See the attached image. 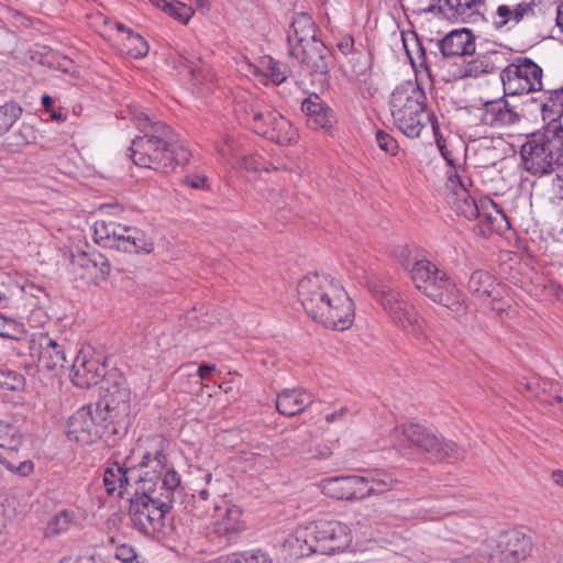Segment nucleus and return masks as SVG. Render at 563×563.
Masks as SVG:
<instances>
[{
    "label": "nucleus",
    "instance_id": "cd10ccee",
    "mask_svg": "<svg viewBox=\"0 0 563 563\" xmlns=\"http://www.w3.org/2000/svg\"><path fill=\"white\" fill-rule=\"evenodd\" d=\"M439 47L443 56L455 57L475 53V37L467 29L455 30L445 35Z\"/></svg>",
    "mask_w": 563,
    "mask_h": 563
},
{
    "label": "nucleus",
    "instance_id": "9b49d317",
    "mask_svg": "<svg viewBox=\"0 0 563 563\" xmlns=\"http://www.w3.org/2000/svg\"><path fill=\"white\" fill-rule=\"evenodd\" d=\"M395 258L412 282H446V271L430 260L427 253L417 247L401 245L395 250Z\"/></svg>",
    "mask_w": 563,
    "mask_h": 563
},
{
    "label": "nucleus",
    "instance_id": "09e8293b",
    "mask_svg": "<svg viewBox=\"0 0 563 563\" xmlns=\"http://www.w3.org/2000/svg\"><path fill=\"white\" fill-rule=\"evenodd\" d=\"M75 514L71 510H62L56 514L48 522L46 536H56L68 530L74 522Z\"/></svg>",
    "mask_w": 563,
    "mask_h": 563
},
{
    "label": "nucleus",
    "instance_id": "1a4fd4ad",
    "mask_svg": "<svg viewBox=\"0 0 563 563\" xmlns=\"http://www.w3.org/2000/svg\"><path fill=\"white\" fill-rule=\"evenodd\" d=\"M297 539H302L311 553L332 554L349 547L351 531L340 521L319 520L307 526Z\"/></svg>",
    "mask_w": 563,
    "mask_h": 563
},
{
    "label": "nucleus",
    "instance_id": "a211bd4d",
    "mask_svg": "<svg viewBox=\"0 0 563 563\" xmlns=\"http://www.w3.org/2000/svg\"><path fill=\"white\" fill-rule=\"evenodd\" d=\"M336 284H299L298 296L306 313L319 322Z\"/></svg>",
    "mask_w": 563,
    "mask_h": 563
},
{
    "label": "nucleus",
    "instance_id": "a19ab883",
    "mask_svg": "<svg viewBox=\"0 0 563 563\" xmlns=\"http://www.w3.org/2000/svg\"><path fill=\"white\" fill-rule=\"evenodd\" d=\"M364 476L372 496L390 492L397 483L394 474L383 468L367 471Z\"/></svg>",
    "mask_w": 563,
    "mask_h": 563
},
{
    "label": "nucleus",
    "instance_id": "e2e57ef3",
    "mask_svg": "<svg viewBox=\"0 0 563 563\" xmlns=\"http://www.w3.org/2000/svg\"><path fill=\"white\" fill-rule=\"evenodd\" d=\"M184 183L194 189H209L208 178L201 174L188 175Z\"/></svg>",
    "mask_w": 563,
    "mask_h": 563
},
{
    "label": "nucleus",
    "instance_id": "864d4df0",
    "mask_svg": "<svg viewBox=\"0 0 563 563\" xmlns=\"http://www.w3.org/2000/svg\"><path fill=\"white\" fill-rule=\"evenodd\" d=\"M376 142L380 150L385 151L391 156L398 153L397 141L388 133L383 130L376 132Z\"/></svg>",
    "mask_w": 563,
    "mask_h": 563
},
{
    "label": "nucleus",
    "instance_id": "58836bf2",
    "mask_svg": "<svg viewBox=\"0 0 563 563\" xmlns=\"http://www.w3.org/2000/svg\"><path fill=\"white\" fill-rule=\"evenodd\" d=\"M241 516L242 512L239 507L227 506L224 508V514L214 521V533H217L219 537H225L228 540H230L243 529Z\"/></svg>",
    "mask_w": 563,
    "mask_h": 563
},
{
    "label": "nucleus",
    "instance_id": "79ce46f5",
    "mask_svg": "<svg viewBox=\"0 0 563 563\" xmlns=\"http://www.w3.org/2000/svg\"><path fill=\"white\" fill-rule=\"evenodd\" d=\"M251 68L253 75L267 77L274 85H280L287 78L286 67L271 56L263 57L260 66H251Z\"/></svg>",
    "mask_w": 563,
    "mask_h": 563
},
{
    "label": "nucleus",
    "instance_id": "bb28decb",
    "mask_svg": "<svg viewBox=\"0 0 563 563\" xmlns=\"http://www.w3.org/2000/svg\"><path fill=\"white\" fill-rule=\"evenodd\" d=\"M520 114L503 98L484 104L482 122L493 128L510 126L518 123Z\"/></svg>",
    "mask_w": 563,
    "mask_h": 563
},
{
    "label": "nucleus",
    "instance_id": "4be33fe9",
    "mask_svg": "<svg viewBox=\"0 0 563 563\" xmlns=\"http://www.w3.org/2000/svg\"><path fill=\"white\" fill-rule=\"evenodd\" d=\"M478 231L487 236L493 233L501 234L509 228V221L501 209L488 197L479 198Z\"/></svg>",
    "mask_w": 563,
    "mask_h": 563
},
{
    "label": "nucleus",
    "instance_id": "aec40b11",
    "mask_svg": "<svg viewBox=\"0 0 563 563\" xmlns=\"http://www.w3.org/2000/svg\"><path fill=\"white\" fill-rule=\"evenodd\" d=\"M496 540L504 563H518L527 559L532 551L531 538L518 530L503 532Z\"/></svg>",
    "mask_w": 563,
    "mask_h": 563
},
{
    "label": "nucleus",
    "instance_id": "ea45409f",
    "mask_svg": "<svg viewBox=\"0 0 563 563\" xmlns=\"http://www.w3.org/2000/svg\"><path fill=\"white\" fill-rule=\"evenodd\" d=\"M179 64L184 65L195 85H207L212 81L211 69L195 54L179 55Z\"/></svg>",
    "mask_w": 563,
    "mask_h": 563
},
{
    "label": "nucleus",
    "instance_id": "a878e982",
    "mask_svg": "<svg viewBox=\"0 0 563 563\" xmlns=\"http://www.w3.org/2000/svg\"><path fill=\"white\" fill-rule=\"evenodd\" d=\"M302 111L308 117L307 124L311 129L329 131L336 122L335 115L318 95L306 98L301 104Z\"/></svg>",
    "mask_w": 563,
    "mask_h": 563
},
{
    "label": "nucleus",
    "instance_id": "7c9ffc66",
    "mask_svg": "<svg viewBox=\"0 0 563 563\" xmlns=\"http://www.w3.org/2000/svg\"><path fill=\"white\" fill-rule=\"evenodd\" d=\"M396 126L408 137H419L421 131L431 124L432 129L438 130V123L433 120V114L426 111L406 112L393 115Z\"/></svg>",
    "mask_w": 563,
    "mask_h": 563
},
{
    "label": "nucleus",
    "instance_id": "c756f323",
    "mask_svg": "<svg viewBox=\"0 0 563 563\" xmlns=\"http://www.w3.org/2000/svg\"><path fill=\"white\" fill-rule=\"evenodd\" d=\"M417 288L433 302L459 310L463 298L456 284H418Z\"/></svg>",
    "mask_w": 563,
    "mask_h": 563
},
{
    "label": "nucleus",
    "instance_id": "9d476101",
    "mask_svg": "<svg viewBox=\"0 0 563 563\" xmlns=\"http://www.w3.org/2000/svg\"><path fill=\"white\" fill-rule=\"evenodd\" d=\"M543 70L528 57H518L500 73L505 95L520 96L543 90Z\"/></svg>",
    "mask_w": 563,
    "mask_h": 563
},
{
    "label": "nucleus",
    "instance_id": "774afa93",
    "mask_svg": "<svg viewBox=\"0 0 563 563\" xmlns=\"http://www.w3.org/2000/svg\"><path fill=\"white\" fill-rule=\"evenodd\" d=\"M544 290L549 292H554L559 300L563 301V289L561 288L560 284H548L543 286Z\"/></svg>",
    "mask_w": 563,
    "mask_h": 563
},
{
    "label": "nucleus",
    "instance_id": "412c9836",
    "mask_svg": "<svg viewBox=\"0 0 563 563\" xmlns=\"http://www.w3.org/2000/svg\"><path fill=\"white\" fill-rule=\"evenodd\" d=\"M71 271L80 279L96 282L108 278L111 268L104 255L93 252L91 254L80 253L73 256Z\"/></svg>",
    "mask_w": 563,
    "mask_h": 563
},
{
    "label": "nucleus",
    "instance_id": "37998d69",
    "mask_svg": "<svg viewBox=\"0 0 563 563\" xmlns=\"http://www.w3.org/2000/svg\"><path fill=\"white\" fill-rule=\"evenodd\" d=\"M153 5L159 8L168 16L181 24H187L194 15L191 7L175 0H148Z\"/></svg>",
    "mask_w": 563,
    "mask_h": 563
},
{
    "label": "nucleus",
    "instance_id": "c85d7f7f",
    "mask_svg": "<svg viewBox=\"0 0 563 563\" xmlns=\"http://www.w3.org/2000/svg\"><path fill=\"white\" fill-rule=\"evenodd\" d=\"M481 0H439V10L449 21L467 23L479 14Z\"/></svg>",
    "mask_w": 563,
    "mask_h": 563
},
{
    "label": "nucleus",
    "instance_id": "69168bd1",
    "mask_svg": "<svg viewBox=\"0 0 563 563\" xmlns=\"http://www.w3.org/2000/svg\"><path fill=\"white\" fill-rule=\"evenodd\" d=\"M13 321L4 319L0 316V336L2 338H12V334L8 331V327L12 325Z\"/></svg>",
    "mask_w": 563,
    "mask_h": 563
},
{
    "label": "nucleus",
    "instance_id": "20e7f679",
    "mask_svg": "<svg viewBox=\"0 0 563 563\" xmlns=\"http://www.w3.org/2000/svg\"><path fill=\"white\" fill-rule=\"evenodd\" d=\"M236 112L254 132L272 142L290 145L298 139L291 122L258 97L250 93L240 96Z\"/></svg>",
    "mask_w": 563,
    "mask_h": 563
},
{
    "label": "nucleus",
    "instance_id": "c03bdc74",
    "mask_svg": "<svg viewBox=\"0 0 563 563\" xmlns=\"http://www.w3.org/2000/svg\"><path fill=\"white\" fill-rule=\"evenodd\" d=\"M322 488L332 498L351 501V476L327 478L323 481Z\"/></svg>",
    "mask_w": 563,
    "mask_h": 563
},
{
    "label": "nucleus",
    "instance_id": "c9c22d12",
    "mask_svg": "<svg viewBox=\"0 0 563 563\" xmlns=\"http://www.w3.org/2000/svg\"><path fill=\"white\" fill-rule=\"evenodd\" d=\"M126 231L119 243L114 244L115 250L135 254H150L154 251V242L140 229L129 225Z\"/></svg>",
    "mask_w": 563,
    "mask_h": 563
},
{
    "label": "nucleus",
    "instance_id": "39448f33",
    "mask_svg": "<svg viewBox=\"0 0 563 563\" xmlns=\"http://www.w3.org/2000/svg\"><path fill=\"white\" fill-rule=\"evenodd\" d=\"M525 169L548 175L563 166V125H545L532 133L520 151Z\"/></svg>",
    "mask_w": 563,
    "mask_h": 563
},
{
    "label": "nucleus",
    "instance_id": "8fccbe9b",
    "mask_svg": "<svg viewBox=\"0 0 563 563\" xmlns=\"http://www.w3.org/2000/svg\"><path fill=\"white\" fill-rule=\"evenodd\" d=\"M32 139H34L32 129L27 125H22L7 139V146L12 151H19L30 144Z\"/></svg>",
    "mask_w": 563,
    "mask_h": 563
},
{
    "label": "nucleus",
    "instance_id": "f704fd0d",
    "mask_svg": "<svg viewBox=\"0 0 563 563\" xmlns=\"http://www.w3.org/2000/svg\"><path fill=\"white\" fill-rule=\"evenodd\" d=\"M135 467H124L118 462L110 463L103 472V485L109 495L118 492L123 496L124 488L129 484L131 477H134Z\"/></svg>",
    "mask_w": 563,
    "mask_h": 563
},
{
    "label": "nucleus",
    "instance_id": "ddd939ff",
    "mask_svg": "<svg viewBox=\"0 0 563 563\" xmlns=\"http://www.w3.org/2000/svg\"><path fill=\"white\" fill-rule=\"evenodd\" d=\"M21 444L22 439L15 430L0 422V464L13 473L27 476L33 472V463L19 455Z\"/></svg>",
    "mask_w": 563,
    "mask_h": 563
},
{
    "label": "nucleus",
    "instance_id": "bf43d9fd",
    "mask_svg": "<svg viewBox=\"0 0 563 563\" xmlns=\"http://www.w3.org/2000/svg\"><path fill=\"white\" fill-rule=\"evenodd\" d=\"M236 562L235 563H271L268 556L262 552H241L234 553Z\"/></svg>",
    "mask_w": 563,
    "mask_h": 563
},
{
    "label": "nucleus",
    "instance_id": "e433bc0d",
    "mask_svg": "<svg viewBox=\"0 0 563 563\" xmlns=\"http://www.w3.org/2000/svg\"><path fill=\"white\" fill-rule=\"evenodd\" d=\"M128 227L113 219L98 220L93 224L95 241L104 247L114 249V244L119 243L123 233H128Z\"/></svg>",
    "mask_w": 563,
    "mask_h": 563
},
{
    "label": "nucleus",
    "instance_id": "423d86ee",
    "mask_svg": "<svg viewBox=\"0 0 563 563\" xmlns=\"http://www.w3.org/2000/svg\"><path fill=\"white\" fill-rule=\"evenodd\" d=\"M316 33L317 26L309 14H296L287 34L288 54L310 74H324L328 70L327 48Z\"/></svg>",
    "mask_w": 563,
    "mask_h": 563
},
{
    "label": "nucleus",
    "instance_id": "338daca9",
    "mask_svg": "<svg viewBox=\"0 0 563 563\" xmlns=\"http://www.w3.org/2000/svg\"><path fill=\"white\" fill-rule=\"evenodd\" d=\"M244 166L246 169L249 170H254V172H261V170H269L268 168H264L262 166H260V164L257 163L256 158L255 157H250V158H246L245 162H244Z\"/></svg>",
    "mask_w": 563,
    "mask_h": 563
},
{
    "label": "nucleus",
    "instance_id": "052dcab7",
    "mask_svg": "<svg viewBox=\"0 0 563 563\" xmlns=\"http://www.w3.org/2000/svg\"><path fill=\"white\" fill-rule=\"evenodd\" d=\"M473 292L483 300L490 299L492 301L498 300L501 295L500 291L496 289L494 284H486V287L483 289L476 287L473 289Z\"/></svg>",
    "mask_w": 563,
    "mask_h": 563
},
{
    "label": "nucleus",
    "instance_id": "f3484780",
    "mask_svg": "<svg viewBox=\"0 0 563 563\" xmlns=\"http://www.w3.org/2000/svg\"><path fill=\"white\" fill-rule=\"evenodd\" d=\"M426 93L417 81H405L390 96V111L394 114L421 111L426 108Z\"/></svg>",
    "mask_w": 563,
    "mask_h": 563
},
{
    "label": "nucleus",
    "instance_id": "49530a36",
    "mask_svg": "<svg viewBox=\"0 0 563 563\" xmlns=\"http://www.w3.org/2000/svg\"><path fill=\"white\" fill-rule=\"evenodd\" d=\"M22 112L23 109L15 102L0 104V139L13 128Z\"/></svg>",
    "mask_w": 563,
    "mask_h": 563
},
{
    "label": "nucleus",
    "instance_id": "7ed1b4c3",
    "mask_svg": "<svg viewBox=\"0 0 563 563\" xmlns=\"http://www.w3.org/2000/svg\"><path fill=\"white\" fill-rule=\"evenodd\" d=\"M180 485L177 472H167L159 489L144 492L136 488L131 498L129 516L133 526L144 534H154L164 527L166 514L172 509L175 490Z\"/></svg>",
    "mask_w": 563,
    "mask_h": 563
},
{
    "label": "nucleus",
    "instance_id": "13d9d810",
    "mask_svg": "<svg viewBox=\"0 0 563 563\" xmlns=\"http://www.w3.org/2000/svg\"><path fill=\"white\" fill-rule=\"evenodd\" d=\"M207 488L210 490V494L212 495V501H213V510L217 512L221 510V506L218 505L216 501L217 498H221L225 495L221 487V482L218 478H213L211 474H206L205 476Z\"/></svg>",
    "mask_w": 563,
    "mask_h": 563
},
{
    "label": "nucleus",
    "instance_id": "f8f14e48",
    "mask_svg": "<svg viewBox=\"0 0 563 563\" xmlns=\"http://www.w3.org/2000/svg\"><path fill=\"white\" fill-rule=\"evenodd\" d=\"M354 302L343 287L333 288V295L319 322L328 329L343 331L349 329L354 321Z\"/></svg>",
    "mask_w": 563,
    "mask_h": 563
},
{
    "label": "nucleus",
    "instance_id": "2eb2a0df",
    "mask_svg": "<svg viewBox=\"0 0 563 563\" xmlns=\"http://www.w3.org/2000/svg\"><path fill=\"white\" fill-rule=\"evenodd\" d=\"M446 188L449 189L446 200L452 210L467 220L478 218L479 199L476 200L471 196L465 183L456 172L449 175Z\"/></svg>",
    "mask_w": 563,
    "mask_h": 563
},
{
    "label": "nucleus",
    "instance_id": "3c124183",
    "mask_svg": "<svg viewBox=\"0 0 563 563\" xmlns=\"http://www.w3.org/2000/svg\"><path fill=\"white\" fill-rule=\"evenodd\" d=\"M368 484L365 483V476H357L353 475L351 476V501L352 500H363L366 498L372 497L371 490L367 486Z\"/></svg>",
    "mask_w": 563,
    "mask_h": 563
},
{
    "label": "nucleus",
    "instance_id": "473e14b6",
    "mask_svg": "<svg viewBox=\"0 0 563 563\" xmlns=\"http://www.w3.org/2000/svg\"><path fill=\"white\" fill-rule=\"evenodd\" d=\"M501 59L503 53L499 51H488L484 54H478L462 67V76L476 78L482 75L492 74L497 70Z\"/></svg>",
    "mask_w": 563,
    "mask_h": 563
},
{
    "label": "nucleus",
    "instance_id": "393cba45",
    "mask_svg": "<svg viewBox=\"0 0 563 563\" xmlns=\"http://www.w3.org/2000/svg\"><path fill=\"white\" fill-rule=\"evenodd\" d=\"M313 401V395L305 388H286L277 395L276 409L283 416L294 417L303 412Z\"/></svg>",
    "mask_w": 563,
    "mask_h": 563
},
{
    "label": "nucleus",
    "instance_id": "2f4dec72",
    "mask_svg": "<svg viewBox=\"0 0 563 563\" xmlns=\"http://www.w3.org/2000/svg\"><path fill=\"white\" fill-rule=\"evenodd\" d=\"M534 14L532 2H519L515 5L500 4L496 10V18L494 26L496 30H501L509 24L517 25L525 18Z\"/></svg>",
    "mask_w": 563,
    "mask_h": 563
},
{
    "label": "nucleus",
    "instance_id": "5701e85b",
    "mask_svg": "<svg viewBox=\"0 0 563 563\" xmlns=\"http://www.w3.org/2000/svg\"><path fill=\"white\" fill-rule=\"evenodd\" d=\"M107 373L96 358H87L86 355L78 354L71 365V382L80 388H89L97 385L100 379H104Z\"/></svg>",
    "mask_w": 563,
    "mask_h": 563
},
{
    "label": "nucleus",
    "instance_id": "4d7b16f0",
    "mask_svg": "<svg viewBox=\"0 0 563 563\" xmlns=\"http://www.w3.org/2000/svg\"><path fill=\"white\" fill-rule=\"evenodd\" d=\"M42 63L48 67L60 69L65 73H67L71 66L70 59H68L66 56H60L55 53H47L44 56Z\"/></svg>",
    "mask_w": 563,
    "mask_h": 563
},
{
    "label": "nucleus",
    "instance_id": "0eeeda50",
    "mask_svg": "<svg viewBox=\"0 0 563 563\" xmlns=\"http://www.w3.org/2000/svg\"><path fill=\"white\" fill-rule=\"evenodd\" d=\"M166 443L159 435L147 438L139 445L137 452L141 454V461L135 467L134 479L137 488L148 492L159 489L167 472H175L167 466L165 454Z\"/></svg>",
    "mask_w": 563,
    "mask_h": 563
},
{
    "label": "nucleus",
    "instance_id": "0e129e2a",
    "mask_svg": "<svg viewBox=\"0 0 563 563\" xmlns=\"http://www.w3.org/2000/svg\"><path fill=\"white\" fill-rule=\"evenodd\" d=\"M312 457L319 459V460H327L332 455V451L328 445L319 444L311 451Z\"/></svg>",
    "mask_w": 563,
    "mask_h": 563
},
{
    "label": "nucleus",
    "instance_id": "a18cd8bd",
    "mask_svg": "<svg viewBox=\"0 0 563 563\" xmlns=\"http://www.w3.org/2000/svg\"><path fill=\"white\" fill-rule=\"evenodd\" d=\"M471 558L474 563H504L496 539H486Z\"/></svg>",
    "mask_w": 563,
    "mask_h": 563
},
{
    "label": "nucleus",
    "instance_id": "6e6d98bb",
    "mask_svg": "<svg viewBox=\"0 0 563 563\" xmlns=\"http://www.w3.org/2000/svg\"><path fill=\"white\" fill-rule=\"evenodd\" d=\"M291 192L286 187H272L268 189L267 199L278 208L288 203Z\"/></svg>",
    "mask_w": 563,
    "mask_h": 563
},
{
    "label": "nucleus",
    "instance_id": "5fc2aeb1",
    "mask_svg": "<svg viewBox=\"0 0 563 563\" xmlns=\"http://www.w3.org/2000/svg\"><path fill=\"white\" fill-rule=\"evenodd\" d=\"M194 368L192 364H188L179 368V372H185L188 376L195 377L196 383L200 380H208L210 378V374L216 371V365L213 364H201L192 374L190 369Z\"/></svg>",
    "mask_w": 563,
    "mask_h": 563
},
{
    "label": "nucleus",
    "instance_id": "680f3d73",
    "mask_svg": "<svg viewBox=\"0 0 563 563\" xmlns=\"http://www.w3.org/2000/svg\"><path fill=\"white\" fill-rule=\"evenodd\" d=\"M115 558L122 563H133L136 559V553L131 545L121 544L115 549Z\"/></svg>",
    "mask_w": 563,
    "mask_h": 563
},
{
    "label": "nucleus",
    "instance_id": "4c0bfd02",
    "mask_svg": "<svg viewBox=\"0 0 563 563\" xmlns=\"http://www.w3.org/2000/svg\"><path fill=\"white\" fill-rule=\"evenodd\" d=\"M91 416L93 417V424L99 429H103L101 440H103L108 445H114L119 438L126 434V432H119V430H115V419L110 418V412L103 408L100 401L91 405Z\"/></svg>",
    "mask_w": 563,
    "mask_h": 563
},
{
    "label": "nucleus",
    "instance_id": "f03ea898",
    "mask_svg": "<svg viewBox=\"0 0 563 563\" xmlns=\"http://www.w3.org/2000/svg\"><path fill=\"white\" fill-rule=\"evenodd\" d=\"M394 449L404 457L441 462L446 459L461 460L465 450L455 442L438 437L427 427L419 423H407L396 428L391 433Z\"/></svg>",
    "mask_w": 563,
    "mask_h": 563
},
{
    "label": "nucleus",
    "instance_id": "de8ad7c7",
    "mask_svg": "<svg viewBox=\"0 0 563 563\" xmlns=\"http://www.w3.org/2000/svg\"><path fill=\"white\" fill-rule=\"evenodd\" d=\"M123 49L133 58H142L148 53V44L140 34L128 31L126 40L123 43Z\"/></svg>",
    "mask_w": 563,
    "mask_h": 563
},
{
    "label": "nucleus",
    "instance_id": "72a5a7b5",
    "mask_svg": "<svg viewBox=\"0 0 563 563\" xmlns=\"http://www.w3.org/2000/svg\"><path fill=\"white\" fill-rule=\"evenodd\" d=\"M543 98L540 104V114L547 125L561 124L563 117V85L556 89L542 90Z\"/></svg>",
    "mask_w": 563,
    "mask_h": 563
},
{
    "label": "nucleus",
    "instance_id": "6ab92c4d",
    "mask_svg": "<svg viewBox=\"0 0 563 563\" xmlns=\"http://www.w3.org/2000/svg\"><path fill=\"white\" fill-rule=\"evenodd\" d=\"M368 290L390 314L395 323L404 329L407 328V324L411 323L412 313L409 306L397 298L389 284H368Z\"/></svg>",
    "mask_w": 563,
    "mask_h": 563
},
{
    "label": "nucleus",
    "instance_id": "dca6fc26",
    "mask_svg": "<svg viewBox=\"0 0 563 563\" xmlns=\"http://www.w3.org/2000/svg\"><path fill=\"white\" fill-rule=\"evenodd\" d=\"M66 435L68 440L81 444H90L102 439L103 429L93 424L91 405L82 406L69 417Z\"/></svg>",
    "mask_w": 563,
    "mask_h": 563
},
{
    "label": "nucleus",
    "instance_id": "4468645a",
    "mask_svg": "<svg viewBox=\"0 0 563 563\" xmlns=\"http://www.w3.org/2000/svg\"><path fill=\"white\" fill-rule=\"evenodd\" d=\"M21 444L22 439L15 430L0 422V464L13 473L27 476L33 472V463L19 455Z\"/></svg>",
    "mask_w": 563,
    "mask_h": 563
},
{
    "label": "nucleus",
    "instance_id": "6e6552de",
    "mask_svg": "<svg viewBox=\"0 0 563 563\" xmlns=\"http://www.w3.org/2000/svg\"><path fill=\"white\" fill-rule=\"evenodd\" d=\"M101 383L102 394L99 401L110 412V418L115 419V430L128 432L132 415L131 390L126 378L122 373L113 369L107 373Z\"/></svg>",
    "mask_w": 563,
    "mask_h": 563
},
{
    "label": "nucleus",
    "instance_id": "b1692460",
    "mask_svg": "<svg viewBox=\"0 0 563 563\" xmlns=\"http://www.w3.org/2000/svg\"><path fill=\"white\" fill-rule=\"evenodd\" d=\"M38 349V369L57 373L65 367L67 357L64 345L46 334L40 338Z\"/></svg>",
    "mask_w": 563,
    "mask_h": 563
},
{
    "label": "nucleus",
    "instance_id": "f257e3e1",
    "mask_svg": "<svg viewBox=\"0 0 563 563\" xmlns=\"http://www.w3.org/2000/svg\"><path fill=\"white\" fill-rule=\"evenodd\" d=\"M130 113L137 129L144 132L133 140L130 148L136 165L166 172L175 165L189 162V151L168 125L152 122L143 111L130 110Z\"/></svg>",
    "mask_w": 563,
    "mask_h": 563
},
{
    "label": "nucleus",
    "instance_id": "603ef678",
    "mask_svg": "<svg viewBox=\"0 0 563 563\" xmlns=\"http://www.w3.org/2000/svg\"><path fill=\"white\" fill-rule=\"evenodd\" d=\"M0 385L9 390H19L24 385V378L21 374L16 372L1 371Z\"/></svg>",
    "mask_w": 563,
    "mask_h": 563
}]
</instances>
